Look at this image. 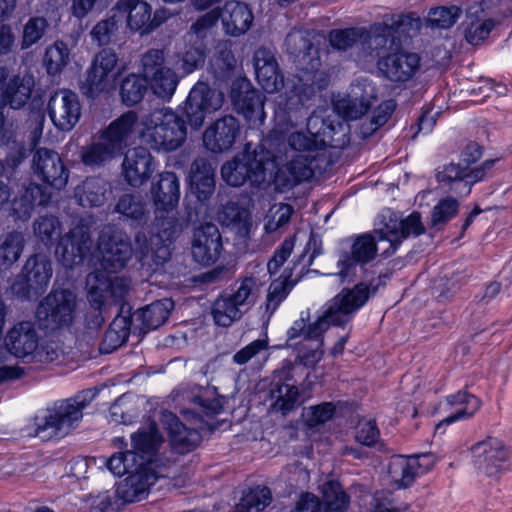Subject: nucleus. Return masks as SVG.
Returning a JSON list of instances; mask_svg holds the SVG:
<instances>
[{"label": "nucleus", "mask_w": 512, "mask_h": 512, "mask_svg": "<svg viewBox=\"0 0 512 512\" xmlns=\"http://www.w3.org/2000/svg\"><path fill=\"white\" fill-rule=\"evenodd\" d=\"M370 291L365 284L343 289L328 302L317 317L307 325L310 313L301 312L300 318L287 330L286 344L297 353V359L306 367H314L323 357V334L330 325L344 326L368 300Z\"/></svg>", "instance_id": "nucleus-1"}, {"label": "nucleus", "mask_w": 512, "mask_h": 512, "mask_svg": "<svg viewBox=\"0 0 512 512\" xmlns=\"http://www.w3.org/2000/svg\"><path fill=\"white\" fill-rule=\"evenodd\" d=\"M425 232V227L418 212H412L406 218L397 213L388 211L383 215L382 226L374 231L375 236L365 233L357 236L348 252L339 259L341 270L339 274L344 278L350 274L355 265H365L372 261L380 250L381 255L389 257L394 254L403 242L410 236H419Z\"/></svg>", "instance_id": "nucleus-2"}, {"label": "nucleus", "mask_w": 512, "mask_h": 512, "mask_svg": "<svg viewBox=\"0 0 512 512\" xmlns=\"http://www.w3.org/2000/svg\"><path fill=\"white\" fill-rule=\"evenodd\" d=\"M276 167V157L264 144L253 146L246 143L242 152L224 163L221 168L222 179L230 186L239 187L249 181L260 186L266 181L267 174H272Z\"/></svg>", "instance_id": "nucleus-3"}, {"label": "nucleus", "mask_w": 512, "mask_h": 512, "mask_svg": "<svg viewBox=\"0 0 512 512\" xmlns=\"http://www.w3.org/2000/svg\"><path fill=\"white\" fill-rule=\"evenodd\" d=\"M137 121L138 116L134 111H128L114 120L90 144L81 147V162L91 169L104 166L122 151Z\"/></svg>", "instance_id": "nucleus-4"}, {"label": "nucleus", "mask_w": 512, "mask_h": 512, "mask_svg": "<svg viewBox=\"0 0 512 512\" xmlns=\"http://www.w3.org/2000/svg\"><path fill=\"white\" fill-rule=\"evenodd\" d=\"M94 397L91 390H84L72 398L57 401L45 415L35 419V436L46 441L62 438L75 429L83 417V410Z\"/></svg>", "instance_id": "nucleus-5"}, {"label": "nucleus", "mask_w": 512, "mask_h": 512, "mask_svg": "<svg viewBox=\"0 0 512 512\" xmlns=\"http://www.w3.org/2000/svg\"><path fill=\"white\" fill-rule=\"evenodd\" d=\"M349 142L347 126L338 121L310 115L307 119V132L294 131L288 135L289 147L300 154L315 155L326 147L344 148Z\"/></svg>", "instance_id": "nucleus-6"}, {"label": "nucleus", "mask_w": 512, "mask_h": 512, "mask_svg": "<svg viewBox=\"0 0 512 512\" xmlns=\"http://www.w3.org/2000/svg\"><path fill=\"white\" fill-rule=\"evenodd\" d=\"M142 126V142L157 152L175 151L187 137L184 119L170 108L153 111L143 118Z\"/></svg>", "instance_id": "nucleus-7"}, {"label": "nucleus", "mask_w": 512, "mask_h": 512, "mask_svg": "<svg viewBox=\"0 0 512 512\" xmlns=\"http://www.w3.org/2000/svg\"><path fill=\"white\" fill-rule=\"evenodd\" d=\"M154 232L147 238L144 232L135 235L134 251L139 260L156 266L163 265L171 255V244L181 231L180 224L174 216H156Z\"/></svg>", "instance_id": "nucleus-8"}, {"label": "nucleus", "mask_w": 512, "mask_h": 512, "mask_svg": "<svg viewBox=\"0 0 512 512\" xmlns=\"http://www.w3.org/2000/svg\"><path fill=\"white\" fill-rule=\"evenodd\" d=\"M491 4V0H481L467 7L461 27L469 44L483 43L499 22L496 16H507L512 13V0H499L497 11L492 9Z\"/></svg>", "instance_id": "nucleus-9"}, {"label": "nucleus", "mask_w": 512, "mask_h": 512, "mask_svg": "<svg viewBox=\"0 0 512 512\" xmlns=\"http://www.w3.org/2000/svg\"><path fill=\"white\" fill-rule=\"evenodd\" d=\"M53 274L50 259L44 254L31 255L11 285V291L19 299L40 294L48 287Z\"/></svg>", "instance_id": "nucleus-10"}, {"label": "nucleus", "mask_w": 512, "mask_h": 512, "mask_svg": "<svg viewBox=\"0 0 512 512\" xmlns=\"http://www.w3.org/2000/svg\"><path fill=\"white\" fill-rule=\"evenodd\" d=\"M88 300L93 308H106L123 302L131 289L130 278L110 277L103 271H94L86 278Z\"/></svg>", "instance_id": "nucleus-11"}, {"label": "nucleus", "mask_w": 512, "mask_h": 512, "mask_svg": "<svg viewBox=\"0 0 512 512\" xmlns=\"http://www.w3.org/2000/svg\"><path fill=\"white\" fill-rule=\"evenodd\" d=\"M472 462L485 476L498 480L510 467L511 452L496 437H487L471 447Z\"/></svg>", "instance_id": "nucleus-12"}, {"label": "nucleus", "mask_w": 512, "mask_h": 512, "mask_svg": "<svg viewBox=\"0 0 512 512\" xmlns=\"http://www.w3.org/2000/svg\"><path fill=\"white\" fill-rule=\"evenodd\" d=\"M118 62L116 52L109 48L99 51L81 81L80 90L84 96L95 99L108 91L115 80V67Z\"/></svg>", "instance_id": "nucleus-13"}, {"label": "nucleus", "mask_w": 512, "mask_h": 512, "mask_svg": "<svg viewBox=\"0 0 512 512\" xmlns=\"http://www.w3.org/2000/svg\"><path fill=\"white\" fill-rule=\"evenodd\" d=\"M74 307V296L70 291H52L39 303L36 310L40 328L53 331L69 325L72 321Z\"/></svg>", "instance_id": "nucleus-14"}, {"label": "nucleus", "mask_w": 512, "mask_h": 512, "mask_svg": "<svg viewBox=\"0 0 512 512\" xmlns=\"http://www.w3.org/2000/svg\"><path fill=\"white\" fill-rule=\"evenodd\" d=\"M495 160H487L480 166L469 168L464 167L461 162L444 165L437 171V181L451 191L461 196L471 192V186L484 180L491 172Z\"/></svg>", "instance_id": "nucleus-15"}, {"label": "nucleus", "mask_w": 512, "mask_h": 512, "mask_svg": "<svg viewBox=\"0 0 512 512\" xmlns=\"http://www.w3.org/2000/svg\"><path fill=\"white\" fill-rule=\"evenodd\" d=\"M98 249L101 254V266L106 272L111 273L122 270L133 253L128 235L113 228H109L101 234Z\"/></svg>", "instance_id": "nucleus-16"}, {"label": "nucleus", "mask_w": 512, "mask_h": 512, "mask_svg": "<svg viewBox=\"0 0 512 512\" xmlns=\"http://www.w3.org/2000/svg\"><path fill=\"white\" fill-rule=\"evenodd\" d=\"M223 100L222 92L211 88L205 82H197L185 102V114L189 124L194 128L201 127L207 115L222 107Z\"/></svg>", "instance_id": "nucleus-17"}, {"label": "nucleus", "mask_w": 512, "mask_h": 512, "mask_svg": "<svg viewBox=\"0 0 512 512\" xmlns=\"http://www.w3.org/2000/svg\"><path fill=\"white\" fill-rule=\"evenodd\" d=\"M92 245L89 226L80 222L60 238L55 254L64 267L72 268L84 261Z\"/></svg>", "instance_id": "nucleus-18"}, {"label": "nucleus", "mask_w": 512, "mask_h": 512, "mask_svg": "<svg viewBox=\"0 0 512 512\" xmlns=\"http://www.w3.org/2000/svg\"><path fill=\"white\" fill-rule=\"evenodd\" d=\"M48 115L54 126L61 131H70L81 116L78 95L68 89L55 92L49 99Z\"/></svg>", "instance_id": "nucleus-19"}, {"label": "nucleus", "mask_w": 512, "mask_h": 512, "mask_svg": "<svg viewBox=\"0 0 512 512\" xmlns=\"http://www.w3.org/2000/svg\"><path fill=\"white\" fill-rule=\"evenodd\" d=\"M375 98L373 83L365 78L357 79L351 85L350 93L336 102L335 110L343 119L356 120L366 114Z\"/></svg>", "instance_id": "nucleus-20"}, {"label": "nucleus", "mask_w": 512, "mask_h": 512, "mask_svg": "<svg viewBox=\"0 0 512 512\" xmlns=\"http://www.w3.org/2000/svg\"><path fill=\"white\" fill-rule=\"evenodd\" d=\"M32 169L40 180L55 189H62L67 184L69 171L54 150L37 149L33 154Z\"/></svg>", "instance_id": "nucleus-21"}, {"label": "nucleus", "mask_w": 512, "mask_h": 512, "mask_svg": "<svg viewBox=\"0 0 512 512\" xmlns=\"http://www.w3.org/2000/svg\"><path fill=\"white\" fill-rule=\"evenodd\" d=\"M378 67L392 82L403 83L414 77L420 68V56L414 52L398 51L381 57Z\"/></svg>", "instance_id": "nucleus-22"}, {"label": "nucleus", "mask_w": 512, "mask_h": 512, "mask_svg": "<svg viewBox=\"0 0 512 512\" xmlns=\"http://www.w3.org/2000/svg\"><path fill=\"white\" fill-rule=\"evenodd\" d=\"M240 133L238 120L226 115L213 122L203 133V142L206 148L214 153H221L231 149Z\"/></svg>", "instance_id": "nucleus-23"}, {"label": "nucleus", "mask_w": 512, "mask_h": 512, "mask_svg": "<svg viewBox=\"0 0 512 512\" xmlns=\"http://www.w3.org/2000/svg\"><path fill=\"white\" fill-rule=\"evenodd\" d=\"M4 341L10 354L24 359L33 356L37 350L39 335L33 322L20 321L8 330Z\"/></svg>", "instance_id": "nucleus-24"}, {"label": "nucleus", "mask_w": 512, "mask_h": 512, "mask_svg": "<svg viewBox=\"0 0 512 512\" xmlns=\"http://www.w3.org/2000/svg\"><path fill=\"white\" fill-rule=\"evenodd\" d=\"M155 170L153 156L145 147H136L126 152L122 163L125 180L133 187L143 185Z\"/></svg>", "instance_id": "nucleus-25"}, {"label": "nucleus", "mask_w": 512, "mask_h": 512, "mask_svg": "<svg viewBox=\"0 0 512 512\" xmlns=\"http://www.w3.org/2000/svg\"><path fill=\"white\" fill-rule=\"evenodd\" d=\"M217 9L223 31L228 36L239 37L244 35L253 24V12L244 2L230 0Z\"/></svg>", "instance_id": "nucleus-26"}, {"label": "nucleus", "mask_w": 512, "mask_h": 512, "mask_svg": "<svg viewBox=\"0 0 512 512\" xmlns=\"http://www.w3.org/2000/svg\"><path fill=\"white\" fill-rule=\"evenodd\" d=\"M286 51L307 72H316L321 66L319 51L314 47L306 31L292 29L285 38Z\"/></svg>", "instance_id": "nucleus-27"}, {"label": "nucleus", "mask_w": 512, "mask_h": 512, "mask_svg": "<svg viewBox=\"0 0 512 512\" xmlns=\"http://www.w3.org/2000/svg\"><path fill=\"white\" fill-rule=\"evenodd\" d=\"M231 98L235 109L243 115L249 126L258 128L265 120L264 100L249 83L241 86L240 90L233 88Z\"/></svg>", "instance_id": "nucleus-28"}, {"label": "nucleus", "mask_w": 512, "mask_h": 512, "mask_svg": "<svg viewBox=\"0 0 512 512\" xmlns=\"http://www.w3.org/2000/svg\"><path fill=\"white\" fill-rule=\"evenodd\" d=\"M221 235L216 225L208 223L194 233L192 254L201 265H209L219 258L222 251Z\"/></svg>", "instance_id": "nucleus-29"}, {"label": "nucleus", "mask_w": 512, "mask_h": 512, "mask_svg": "<svg viewBox=\"0 0 512 512\" xmlns=\"http://www.w3.org/2000/svg\"><path fill=\"white\" fill-rule=\"evenodd\" d=\"M111 11L116 12L121 21L125 18L126 26L131 32L141 36L149 35L152 6L147 1L117 0Z\"/></svg>", "instance_id": "nucleus-30"}, {"label": "nucleus", "mask_w": 512, "mask_h": 512, "mask_svg": "<svg viewBox=\"0 0 512 512\" xmlns=\"http://www.w3.org/2000/svg\"><path fill=\"white\" fill-rule=\"evenodd\" d=\"M158 474L148 467L137 466V470L129 474L117 486L115 496L124 503H131L143 499L149 488L156 482Z\"/></svg>", "instance_id": "nucleus-31"}, {"label": "nucleus", "mask_w": 512, "mask_h": 512, "mask_svg": "<svg viewBox=\"0 0 512 512\" xmlns=\"http://www.w3.org/2000/svg\"><path fill=\"white\" fill-rule=\"evenodd\" d=\"M161 421L168 432L171 447L175 452L186 454L199 445L201 435L198 430L186 427L172 412H163Z\"/></svg>", "instance_id": "nucleus-32"}, {"label": "nucleus", "mask_w": 512, "mask_h": 512, "mask_svg": "<svg viewBox=\"0 0 512 512\" xmlns=\"http://www.w3.org/2000/svg\"><path fill=\"white\" fill-rule=\"evenodd\" d=\"M162 442L163 438L155 422L140 427L131 435L132 451L136 454L138 462H143V466L151 470H153L154 458Z\"/></svg>", "instance_id": "nucleus-33"}, {"label": "nucleus", "mask_w": 512, "mask_h": 512, "mask_svg": "<svg viewBox=\"0 0 512 512\" xmlns=\"http://www.w3.org/2000/svg\"><path fill=\"white\" fill-rule=\"evenodd\" d=\"M254 66L256 79L266 92L274 93L283 87V75L272 51L258 48L254 54Z\"/></svg>", "instance_id": "nucleus-34"}, {"label": "nucleus", "mask_w": 512, "mask_h": 512, "mask_svg": "<svg viewBox=\"0 0 512 512\" xmlns=\"http://www.w3.org/2000/svg\"><path fill=\"white\" fill-rule=\"evenodd\" d=\"M49 200L50 195L39 184L23 183L11 202V210L18 219L27 220L36 206H46Z\"/></svg>", "instance_id": "nucleus-35"}, {"label": "nucleus", "mask_w": 512, "mask_h": 512, "mask_svg": "<svg viewBox=\"0 0 512 512\" xmlns=\"http://www.w3.org/2000/svg\"><path fill=\"white\" fill-rule=\"evenodd\" d=\"M431 457L430 454L410 457L403 455L393 456L389 462L388 471L396 487H410L422 470L423 464L420 462V459H430Z\"/></svg>", "instance_id": "nucleus-36"}, {"label": "nucleus", "mask_w": 512, "mask_h": 512, "mask_svg": "<svg viewBox=\"0 0 512 512\" xmlns=\"http://www.w3.org/2000/svg\"><path fill=\"white\" fill-rule=\"evenodd\" d=\"M215 171L211 163L203 158L193 161L190 170V187L201 202L207 201L215 191Z\"/></svg>", "instance_id": "nucleus-37"}, {"label": "nucleus", "mask_w": 512, "mask_h": 512, "mask_svg": "<svg viewBox=\"0 0 512 512\" xmlns=\"http://www.w3.org/2000/svg\"><path fill=\"white\" fill-rule=\"evenodd\" d=\"M269 401L270 411L282 416L294 412L302 403L299 388L294 383H271Z\"/></svg>", "instance_id": "nucleus-38"}, {"label": "nucleus", "mask_w": 512, "mask_h": 512, "mask_svg": "<svg viewBox=\"0 0 512 512\" xmlns=\"http://www.w3.org/2000/svg\"><path fill=\"white\" fill-rule=\"evenodd\" d=\"M151 194L157 210L168 212L174 209L180 198V184L176 174L162 172L157 183L152 186Z\"/></svg>", "instance_id": "nucleus-39"}, {"label": "nucleus", "mask_w": 512, "mask_h": 512, "mask_svg": "<svg viewBox=\"0 0 512 512\" xmlns=\"http://www.w3.org/2000/svg\"><path fill=\"white\" fill-rule=\"evenodd\" d=\"M365 37L362 38L363 57L380 56L388 47L394 44L395 37L390 29L389 21L372 24L368 29L364 28Z\"/></svg>", "instance_id": "nucleus-40"}, {"label": "nucleus", "mask_w": 512, "mask_h": 512, "mask_svg": "<svg viewBox=\"0 0 512 512\" xmlns=\"http://www.w3.org/2000/svg\"><path fill=\"white\" fill-rule=\"evenodd\" d=\"M115 213L123 221H130L132 224H145L150 216V206L141 194L125 193L115 203Z\"/></svg>", "instance_id": "nucleus-41"}, {"label": "nucleus", "mask_w": 512, "mask_h": 512, "mask_svg": "<svg viewBox=\"0 0 512 512\" xmlns=\"http://www.w3.org/2000/svg\"><path fill=\"white\" fill-rule=\"evenodd\" d=\"M445 406L449 407L450 413L443 418L439 426L472 417L479 410L481 401L472 394L459 391L446 398Z\"/></svg>", "instance_id": "nucleus-42"}, {"label": "nucleus", "mask_w": 512, "mask_h": 512, "mask_svg": "<svg viewBox=\"0 0 512 512\" xmlns=\"http://www.w3.org/2000/svg\"><path fill=\"white\" fill-rule=\"evenodd\" d=\"M262 286L263 282L259 278L255 276L244 277L235 282L228 295L245 314L255 305Z\"/></svg>", "instance_id": "nucleus-43"}, {"label": "nucleus", "mask_w": 512, "mask_h": 512, "mask_svg": "<svg viewBox=\"0 0 512 512\" xmlns=\"http://www.w3.org/2000/svg\"><path fill=\"white\" fill-rule=\"evenodd\" d=\"M35 81L31 75H15L10 78L3 90V101L13 109L23 107L31 97Z\"/></svg>", "instance_id": "nucleus-44"}, {"label": "nucleus", "mask_w": 512, "mask_h": 512, "mask_svg": "<svg viewBox=\"0 0 512 512\" xmlns=\"http://www.w3.org/2000/svg\"><path fill=\"white\" fill-rule=\"evenodd\" d=\"M320 154L304 155L298 154L286 165L288 174L287 185L293 187L298 183L309 181L313 178L315 171L320 168L318 162Z\"/></svg>", "instance_id": "nucleus-45"}, {"label": "nucleus", "mask_w": 512, "mask_h": 512, "mask_svg": "<svg viewBox=\"0 0 512 512\" xmlns=\"http://www.w3.org/2000/svg\"><path fill=\"white\" fill-rule=\"evenodd\" d=\"M25 245V235L21 231L0 236V272L8 271L20 259Z\"/></svg>", "instance_id": "nucleus-46"}, {"label": "nucleus", "mask_w": 512, "mask_h": 512, "mask_svg": "<svg viewBox=\"0 0 512 512\" xmlns=\"http://www.w3.org/2000/svg\"><path fill=\"white\" fill-rule=\"evenodd\" d=\"M107 184L99 177H88L75 189V198L82 207H99L106 201Z\"/></svg>", "instance_id": "nucleus-47"}, {"label": "nucleus", "mask_w": 512, "mask_h": 512, "mask_svg": "<svg viewBox=\"0 0 512 512\" xmlns=\"http://www.w3.org/2000/svg\"><path fill=\"white\" fill-rule=\"evenodd\" d=\"M130 327V317L121 314L117 315L104 334L99 348L100 352L111 353L122 346L128 340Z\"/></svg>", "instance_id": "nucleus-48"}, {"label": "nucleus", "mask_w": 512, "mask_h": 512, "mask_svg": "<svg viewBox=\"0 0 512 512\" xmlns=\"http://www.w3.org/2000/svg\"><path fill=\"white\" fill-rule=\"evenodd\" d=\"M243 315V311L229 297L228 292L220 294L211 306V316L214 324L218 327H230Z\"/></svg>", "instance_id": "nucleus-49"}, {"label": "nucleus", "mask_w": 512, "mask_h": 512, "mask_svg": "<svg viewBox=\"0 0 512 512\" xmlns=\"http://www.w3.org/2000/svg\"><path fill=\"white\" fill-rule=\"evenodd\" d=\"M173 306L169 299L158 300L138 310L135 316L147 329H157L168 319Z\"/></svg>", "instance_id": "nucleus-50"}, {"label": "nucleus", "mask_w": 512, "mask_h": 512, "mask_svg": "<svg viewBox=\"0 0 512 512\" xmlns=\"http://www.w3.org/2000/svg\"><path fill=\"white\" fill-rule=\"evenodd\" d=\"M322 512H346L350 505V496L336 481H330L323 485Z\"/></svg>", "instance_id": "nucleus-51"}, {"label": "nucleus", "mask_w": 512, "mask_h": 512, "mask_svg": "<svg viewBox=\"0 0 512 512\" xmlns=\"http://www.w3.org/2000/svg\"><path fill=\"white\" fill-rule=\"evenodd\" d=\"M307 108L297 100L295 103H288L285 108L275 113L276 129L280 133L288 132L291 128L307 121L309 117Z\"/></svg>", "instance_id": "nucleus-52"}, {"label": "nucleus", "mask_w": 512, "mask_h": 512, "mask_svg": "<svg viewBox=\"0 0 512 512\" xmlns=\"http://www.w3.org/2000/svg\"><path fill=\"white\" fill-rule=\"evenodd\" d=\"M146 81L152 92L165 101L172 98L179 83L177 74L170 67L165 68Z\"/></svg>", "instance_id": "nucleus-53"}, {"label": "nucleus", "mask_w": 512, "mask_h": 512, "mask_svg": "<svg viewBox=\"0 0 512 512\" xmlns=\"http://www.w3.org/2000/svg\"><path fill=\"white\" fill-rule=\"evenodd\" d=\"M364 28L333 29L328 34L331 47L338 51H349L355 47H362Z\"/></svg>", "instance_id": "nucleus-54"}, {"label": "nucleus", "mask_w": 512, "mask_h": 512, "mask_svg": "<svg viewBox=\"0 0 512 512\" xmlns=\"http://www.w3.org/2000/svg\"><path fill=\"white\" fill-rule=\"evenodd\" d=\"M147 86V81L141 75L135 73L127 75L120 85L122 102L126 106L139 103L147 91Z\"/></svg>", "instance_id": "nucleus-55"}, {"label": "nucleus", "mask_w": 512, "mask_h": 512, "mask_svg": "<svg viewBox=\"0 0 512 512\" xmlns=\"http://www.w3.org/2000/svg\"><path fill=\"white\" fill-rule=\"evenodd\" d=\"M70 60L68 45L63 41H56L48 46L44 54V65L49 75L60 73Z\"/></svg>", "instance_id": "nucleus-56"}, {"label": "nucleus", "mask_w": 512, "mask_h": 512, "mask_svg": "<svg viewBox=\"0 0 512 512\" xmlns=\"http://www.w3.org/2000/svg\"><path fill=\"white\" fill-rule=\"evenodd\" d=\"M49 28L48 20L43 16H33L23 26L21 49H29L38 44Z\"/></svg>", "instance_id": "nucleus-57"}, {"label": "nucleus", "mask_w": 512, "mask_h": 512, "mask_svg": "<svg viewBox=\"0 0 512 512\" xmlns=\"http://www.w3.org/2000/svg\"><path fill=\"white\" fill-rule=\"evenodd\" d=\"M35 236L45 245H53L61 235V223L55 216L39 217L33 225Z\"/></svg>", "instance_id": "nucleus-58"}, {"label": "nucleus", "mask_w": 512, "mask_h": 512, "mask_svg": "<svg viewBox=\"0 0 512 512\" xmlns=\"http://www.w3.org/2000/svg\"><path fill=\"white\" fill-rule=\"evenodd\" d=\"M396 108V103L393 100H388L380 104L374 111L372 117L368 121L361 124L362 136L368 137L377 131L380 127L385 125L390 119L392 113Z\"/></svg>", "instance_id": "nucleus-59"}, {"label": "nucleus", "mask_w": 512, "mask_h": 512, "mask_svg": "<svg viewBox=\"0 0 512 512\" xmlns=\"http://www.w3.org/2000/svg\"><path fill=\"white\" fill-rule=\"evenodd\" d=\"M165 62L166 57L164 49H148L140 58L141 76L145 80L156 76L157 73L168 67Z\"/></svg>", "instance_id": "nucleus-60"}, {"label": "nucleus", "mask_w": 512, "mask_h": 512, "mask_svg": "<svg viewBox=\"0 0 512 512\" xmlns=\"http://www.w3.org/2000/svg\"><path fill=\"white\" fill-rule=\"evenodd\" d=\"M142 465L143 462L139 463L136 454L130 450L115 453L106 461L107 468L115 476L131 474L137 470V466Z\"/></svg>", "instance_id": "nucleus-61"}, {"label": "nucleus", "mask_w": 512, "mask_h": 512, "mask_svg": "<svg viewBox=\"0 0 512 512\" xmlns=\"http://www.w3.org/2000/svg\"><path fill=\"white\" fill-rule=\"evenodd\" d=\"M191 402L195 405V413L199 417L216 415L223 409V399L206 389H199V393L191 398Z\"/></svg>", "instance_id": "nucleus-62"}, {"label": "nucleus", "mask_w": 512, "mask_h": 512, "mask_svg": "<svg viewBox=\"0 0 512 512\" xmlns=\"http://www.w3.org/2000/svg\"><path fill=\"white\" fill-rule=\"evenodd\" d=\"M288 279L289 275L281 276L279 279L274 280L269 286L266 297V313L269 318L275 313L289 294L290 287Z\"/></svg>", "instance_id": "nucleus-63"}, {"label": "nucleus", "mask_w": 512, "mask_h": 512, "mask_svg": "<svg viewBox=\"0 0 512 512\" xmlns=\"http://www.w3.org/2000/svg\"><path fill=\"white\" fill-rule=\"evenodd\" d=\"M121 25V18L114 12L107 19L99 21L92 29L90 35L98 45H107L112 41Z\"/></svg>", "instance_id": "nucleus-64"}]
</instances>
